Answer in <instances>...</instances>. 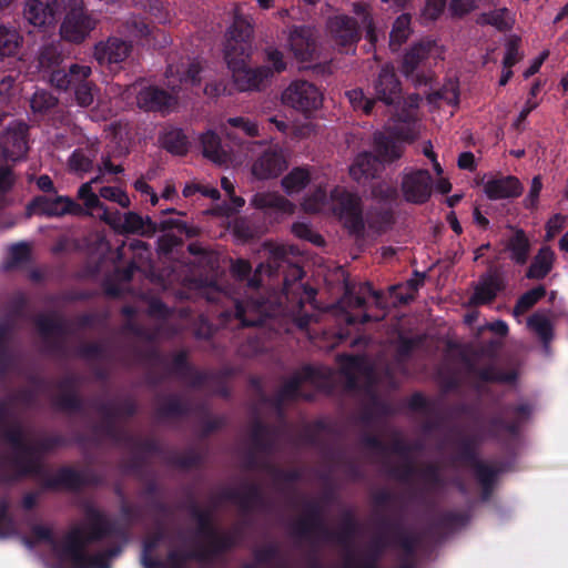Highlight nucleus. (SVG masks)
Segmentation results:
<instances>
[{
    "label": "nucleus",
    "instance_id": "nucleus-1",
    "mask_svg": "<svg viewBox=\"0 0 568 568\" xmlns=\"http://www.w3.org/2000/svg\"><path fill=\"white\" fill-rule=\"evenodd\" d=\"M109 537L128 541V531L115 519L102 510L87 506L82 526L73 527L64 537L62 556L70 560L71 568H111V562L103 551L89 555L85 548Z\"/></svg>",
    "mask_w": 568,
    "mask_h": 568
},
{
    "label": "nucleus",
    "instance_id": "nucleus-2",
    "mask_svg": "<svg viewBox=\"0 0 568 568\" xmlns=\"http://www.w3.org/2000/svg\"><path fill=\"white\" fill-rule=\"evenodd\" d=\"M366 445L376 460L402 480L420 483L425 486H432L438 480V469L433 465L420 466L416 460L415 452L397 435L392 438L389 445H384L376 437L367 438Z\"/></svg>",
    "mask_w": 568,
    "mask_h": 568
},
{
    "label": "nucleus",
    "instance_id": "nucleus-3",
    "mask_svg": "<svg viewBox=\"0 0 568 568\" xmlns=\"http://www.w3.org/2000/svg\"><path fill=\"white\" fill-rule=\"evenodd\" d=\"M251 53L244 45L237 54L232 48L226 51V63L232 72V80L239 91H260L271 80V72L261 67L252 68L247 60Z\"/></svg>",
    "mask_w": 568,
    "mask_h": 568
},
{
    "label": "nucleus",
    "instance_id": "nucleus-4",
    "mask_svg": "<svg viewBox=\"0 0 568 568\" xmlns=\"http://www.w3.org/2000/svg\"><path fill=\"white\" fill-rule=\"evenodd\" d=\"M329 210L354 234L364 231L363 201L344 186H335L329 194Z\"/></svg>",
    "mask_w": 568,
    "mask_h": 568
},
{
    "label": "nucleus",
    "instance_id": "nucleus-5",
    "mask_svg": "<svg viewBox=\"0 0 568 568\" xmlns=\"http://www.w3.org/2000/svg\"><path fill=\"white\" fill-rule=\"evenodd\" d=\"M379 532L372 539L365 550L347 549L344 551V568H379L378 562L385 550L394 545L392 529L378 521Z\"/></svg>",
    "mask_w": 568,
    "mask_h": 568
},
{
    "label": "nucleus",
    "instance_id": "nucleus-6",
    "mask_svg": "<svg viewBox=\"0 0 568 568\" xmlns=\"http://www.w3.org/2000/svg\"><path fill=\"white\" fill-rule=\"evenodd\" d=\"M4 436L16 450L17 468L24 474L37 473L41 465L40 445L29 438L16 423L7 426Z\"/></svg>",
    "mask_w": 568,
    "mask_h": 568
},
{
    "label": "nucleus",
    "instance_id": "nucleus-7",
    "mask_svg": "<svg viewBox=\"0 0 568 568\" xmlns=\"http://www.w3.org/2000/svg\"><path fill=\"white\" fill-rule=\"evenodd\" d=\"M470 517L468 510H434L426 518L423 535L432 541H442L465 527Z\"/></svg>",
    "mask_w": 568,
    "mask_h": 568
},
{
    "label": "nucleus",
    "instance_id": "nucleus-8",
    "mask_svg": "<svg viewBox=\"0 0 568 568\" xmlns=\"http://www.w3.org/2000/svg\"><path fill=\"white\" fill-rule=\"evenodd\" d=\"M417 132L408 124L405 128H394L388 135L376 133L374 149L382 163H393L399 160L405 151L404 144L416 140Z\"/></svg>",
    "mask_w": 568,
    "mask_h": 568
},
{
    "label": "nucleus",
    "instance_id": "nucleus-9",
    "mask_svg": "<svg viewBox=\"0 0 568 568\" xmlns=\"http://www.w3.org/2000/svg\"><path fill=\"white\" fill-rule=\"evenodd\" d=\"M284 105L302 113H310L322 105V93L318 88L306 80H294L282 92Z\"/></svg>",
    "mask_w": 568,
    "mask_h": 568
},
{
    "label": "nucleus",
    "instance_id": "nucleus-10",
    "mask_svg": "<svg viewBox=\"0 0 568 568\" xmlns=\"http://www.w3.org/2000/svg\"><path fill=\"white\" fill-rule=\"evenodd\" d=\"M99 219L109 224L120 234H139L150 236L158 232V224L152 222L150 217H143L132 211L122 215L119 211L109 212L108 210H104L103 214H99Z\"/></svg>",
    "mask_w": 568,
    "mask_h": 568
},
{
    "label": "nucleus",
    "instance_id": "nucleus-11",
    "mask_svg": "<svg viewBox=\"0 0 568 568\" xmlns=\"http://www.w3.org/2000/svg\"><path fill=\"white\" fill-rule=\"evenodd\" d=\"M97 20L91 17L81 6L72 8L60 27V34L62 39L80 43L89 33L95 28Z\"/></svg>",
    "mask_w": 568,
    "mask_h": 568
},
{
    "label": "nucleus",
    "instance_id": "nucleus-12",
    "mask_svg": "<svg viewBox=\"0 0 568 568\" xmlns=\"http://www.w3.org/2000/svg\"><path fill=\"white\" fill-rule=\"evenodd\" d=\"M293 534L303 539L321 538L327 539L333 530L324 521L322 511L316 504H310L304 515L293 525Z\"/></svg>",
    "mask_w": 568,
    "mask_h": 568
},
{
    "label": "nucleus",
    "instance_id": "nucleus-13",
    "mask_svg": "<svg viewBox=\"0 0 568 568\" xmlns=\"http://www.w3.org/2000/svg\"><path fill=\"white\" fill-rule=\"evenodd\" d=\"M264 247L268 251V262L267 264L261 263L256 270L255 274L252 278L248 280L247 285L251 288H256L261 284L260 275L262 273H267L268 275H272L278 267L282 266V263H288L290 264V275L294 277L295 280H301L303 276V271L301 267L296 265H292L288 262V248L284 245H275L272 243H265Z\"/></svg>",
    "mask_w": 568,
    "mask_h": 568
},
{
    "label": "nucleus",
    "instance_id": "nucleus-14",
    "mask_svg": "<svg viewBox=\"0 0 568 568\" xmlns=\"http://www.w3.org/2000/svg\"><path fill=\"white\" fill-rule=\"evenodd\" d=\"M432 184L433 180L427 170H416L403 175L400 191L405 201L423 204L432 195Z\"/></svg>",
    "mask_w": 568,
    "mask_h": 568
},
{
    "label": "nucleus",
    "instance_id": "nucleus-15",
    "mask_svg": "<svg viewBox=\"0 0 568 568\" xmlns=\"http://www.w3.org/2000/svg\"><path fill=\"white\" fill-rule=\"evenodd\" d=\"M341 371L347 379V386L349 388L365 387L368 392L373 387L374 371L369 366L366 358L361 356H345L341 357Z\"/></svg>",
    "mask_w": 568,
    "mask_h": 568
},
{
    "label": "nucleus",
    "instance_id": "nucleus-16",
    "mask_svg": "<svg viewBox=\"0 0 568 568\" xmlns=\"http://www.w3.org/2000/svg\"><path fill=\"white\" fill-rule=\"evenodd\" d=\"M372 295L375 300V305L384 308L385 305L382 301V292L374 291L371 283L365 282L358 286L346 285L345 293L339 301V306L346 312L345 321L347 324H355L358 320L356 316L349 315L348 311L354 308H362L365 305L366 296Z\"/></svg>",
    "mask_w": 568,
    "mask_h": 568
},
{
    "label": "nucleus",
    "instance_id": "nucleus-17",
    "mask_svg": "<svg viewBox=\"0 0 568 568\" xmlns=\"http://www.w3.org/2000/svg\"><path fill=\"white\" fill-rule=\"evenodd\" d=\"M59 12L58 0H26L23 4V18L38 29L53 26Z\"/></svg>",
    "mask_w": 568,
    "mask_h": 568
},
{
    "label": "nucleus",
    "instance_id": "nucleus-18",
    "mask_svg": "<svg viewBox=\"0 0 568 568\" xmlns=\"http://www.w3.org/2000/svg\"><path fill=\"white\" fill-rule=\"evenodd\" d=\"M287 168L283 150L278 145L266 149L252 164L251 172L258 180L277 178Z\"/></svg>",
    "mask_w": 568,
    "mask_h": 568
},
{
    "label": "nucleus",
    "instance_id": "nucleus-19",
    "mask_svg": "<svg viewBox=\"0 0 568 568\" xmlns=\"http://www.w3.org/2000/svg\"><path fill=\"white\" fill-rule=\"evenodd\" d=\"M129 91L136 94V105L145 111H168L176 104V99L155 87L133 84Z\"/></svg>",
    "mask_w": 568,
    "mask_h": 568
},
{
    "label": "nucleus",
    "instance_id": "nucleus-20",
    "mask_svg": "<svg viewBox=\"0 0 568 568\" xmlns=\"http://www.w3.org/2000/svg\"><path fill=\"white\" fill-rule=\"evenodd\" d=\"M375 100L382 101L386 105L394 104L400 97L402 88L396 77L394 67L385 64L379 70L377 77L372 82Z\"/></svg>",
    "mask_w": 568,
    "mask_h": 568
},
{
    "label": "nucleus",
    "instance_id": "nucleus-21",
    "mask_svg": "<svg viewBox=\"0 0 568 568\" xmlns=\"http://www.w3.org/2000/svg\"><path fill=\"white\" fill-rule=\"evenodd\" d=\"M326 28L329 37L341 47L352 45L361 39L356 20L345 14L328 18Z\"/></svg>",
    "mask_w": 568,
    "mask_h": 568
},
{
    "label": "nucleus",
    "instance_id": "nucleus-22",
    "mask_svg": "<svg viewBox=\"0 0 568 568\" xmlns=\"http://www.w3.org/2000/svg\"><path fill=\"white\" fill-rule=\"evenodd\" d=\"M288 48L300 62L313 61L317 54L316 38L313 31L305 27L294 28L288 36Z\"/></svg>",
    "mask_w": 568,
    "mask_h": 568
},
{
    "label": "nucleus",
    "instance_id": "nucleus-23",
    "mask_svg": "<svg viewBox=\"0 0 568 568\" xmlns=\"http://www.w3.org/2000/svg\"><path fill=\"white\" fill-rule=\"evenodd\" d=\"M28 128L23 123L10 125L1 136L2 154L7 160L17 161L28 151Z\"/></svg>",
    "mask_w": 568,
    "mask_h": 568
},
{
    "label": "nucleus",
    "instance_id": "nucleus-24",
    "mask_svg": "<svg viewBox=\"0 0 568 568\" xmlns=\"http://www.w3.org/2000/svg\"><path fill=\"white\" fill-rule=\"evenodd\" d=\"M253 32L252 19L240 14L236 8L234 21L227 30L225 52L232 48L239 54L241 49L245 45L251 53L250 42L253 38Z\"/></svg>",
    "mask_w": 568,
    "mask_h": 568
},
{
    "label": "nucleus",
    "instance_id": "nucleus-25",
    "mask_svg": "<svg viewBox=\"0 0 568 568\" xmlns=\"http://www.w3.org/2000/svg\"><path fill=\"white\" fill-rule=\"evenodd\" d=\"M235 316L243 326H255L263 322V318L274 314L272 306L260 300L237 301L235 304Z\"/></svg>",
    "mask_w": 568,
    "mask_h": 568
},
{
    "label": "nucleus",
    "instance_id": "nucleus-26",
    "mask_svg": "<svg viewBox=\"0 0 568 568\" xmlns=\"http://www.w3.org/2000/svg\"><path fill=\"white\" fill-rule=\"evenodd\" d=\"M382 525L385 528L392 529V534L394 535L393 546H398L403 550V555L399 559L415 560L417 548L420 544V537L406 531L400 523L390 520L387 517H382Z\"/></svg>",
    "mask_w": 568,
    "mask_h": 568
},
{
    "label": "nucleus",
    "instance_id": "nucleus-27",
    "mask_svg": "<svg viewBox=\"0 0 568 568\" xmlns=\"http://www.w3.org/2000/svg\"><path fill=\"white\" fill-rule=\"evenodd\" d=\"M440 51L435 41L426 39L422 40L405 53L402 63V73L409 77L426 59L432 55H439Z\"/></svg>",
    "mask_w": 568,
    "mask_h": 568
},
{
    "label": "nucleus",
    "instance_id": "nucleus-28",
    "mask_svg": "<svg viewBox=\"0 0 568 568\" xmlns=\"http://www.w3.org/2000/svg\"><path fill=\"white\" fill-rule=\"evenodd\" d=\"M241 531L234 528L230 531L216 530L207 537V545L197 550V552H205L206 561L213 557L225 554L239 545Z\"/></svg>",
    "mask_w": 568,
    "mask_h": 568
},
{
    "label": "nucleus",
    "instance_id": "nucleus-29",
    "mask_svg": "<svg viewBox=\"0 0 568 568\" xmlns=\"http://www.w3.org/2000/svg\"><path fill=\"white\" fill-rule=\"evenodd\" d=\"M131 52V45L118 38H110L106 42L95 45L94 58L100 64H112L124 61Z\"/></svg>",
    "mask_w": 568,
    "mask_h": 568
},
{
    "label": "nucleus",
    "instance_id": "nucleus-30",
    "mask_svg": "<svg viewBox=\"0 0 568 568\" xmlns=\"http://www.w3.org/2000/svg\"><path fill=\"white\" fill-rule=\"evenodd\" d=\"M381 164L382 162L377 155L362 152L354 159L348 172L354 181L363 183L376 176L381 170Z\"/></svg>",
    "mask_w": 568,
    "mask_h": 568
},
{
    "label": "nucleus",
    "instance_id": "nucleus-31",
    "mask_svg": "<svg viewBox=\"0 0 568 568\" xmlns=\"http://www.w3.org/2000/svg\"><path fill=\"white\" fill-rule=\"evenodd\" d=\"M484 190L490 200H500L519 196L523 192V186L517 178L506 176L488 181Z\"/></svg>",
    "mask_w": 568,
    "mask_h": 568
},
{
    "label": "nucleus",
    "instance_id": "nucleus-32",
    "mask_svg": "<svg viewBox=\"0 0 568 568\" xmlns=\"http://www.w3.org/2000/svg\"><path fill=\"white\" fill-rule=\"evenodd\" d=\"M202 153L204 158L217 165H225L231 161L230 153L222 146L220 136L207 131L200 136Z\"/></svg>",
    "mask_w": 568,
    "mask_h": 568
},
{
    "label": "nucleus",
    "instance_id": "nucleus-33",
    "mask_svg": "<svg viewBox=\"0 0 568 568\" xmlns=\"http://www.w3.org/2000/svg\"><path fill=\"white\" fill-rule=\"evenodd\" d=\"M316 371L312 367H304L302 371L295 373L288 381L284 383L278 392V402L293 400L302 396L300 389L307 383H314Z\"/></svg>",
    "mask_w": 568,
    "mask_h": 568
},
{
    "label": "nucleus",
    "instance_id": "nucleus-34",
    "mask_svg": "<svg viewBox=\"0 0 568 568\" xmlns=\"http://www.w3.org/2000/svg\"><path fill=\"white\" fill-rule=\"evenodd\" d=\"M361 526L355 515L346 510L342 514L341 526L337 531L333 530L332 536H327L326 541H336L343 547H348L359 532ZM348 548H346L347 550Z\"/></svg>",
    "mask_w": 568,
    "mask_h": 568
},
{
    "label": "nucleus",
    "instance_id": "nucleus-35",
    "mask_svg": "<svg viewBox=\"0 0 568 568\" xmlns=\"http://www.w3.org/2000/svg\"><path fill=\"white\" fill-rule=\"evenodd\" d=\"M64 205V196H58L55 199L39 196L28 205L27 215L61 216L65 214Z\"/></svg>",
    "mask_w": 568,
    "mask_h": 568
},
{
    "label": "nucleus",
    "instance_id": "nucleus-36",
    "mask_svg": "<svg viewBox=\"0 0 568 568\" xmlns=\"http://www.w3.org/2000/svg\"><path fill=\"white\" fill-rule=\"evenodd\" d=\"M251 204L256 209H276L287 214L294 212V204L283 195L274 192H262L253 196Z\"/></svg>",
    "mask_w": 568,
    "mask_h": 568
},
{
    "label": "nucleus",
    "instance_id": "nucleus-37",
    "mask_svg": "<svg viewBox=\"0 0 568 568\" xmlns=\"http://www.w3.org/2000/svg\"><path fill=\"white\" fill-rule=\"evenodd\" d=\"M555 253L549 246H542L534 257L526 276L528 278H544L552 268Z\"/></svg>",
    "mask_w": 568,
    "mask_h": 568
},
{
    "label": "nucleus",
    "instance_id": "nucleus-38",
    "mask_svg": "<svg viewBox=\"0 0 568 568\" xmlns=\"http://www.w3.org/2000/svg\"><path fill=\"white\" fill-rule=\"evenodd\" d=\"M23 38L14 28L0 24V59L18 53Z\"/></svg>",
    "mask_w": 568,
    "mask_h": 568
},
{
    "label": "nucleus",
    "instance_id": "nucleus-39",
    "mask_svg": "<svg viewBox=\"0 0 568 568\" xmlns=\"http://www.w3.org/2000/svg\"><path fill=\"white\" fill-rule=\"evenodd\" d=\"M477 23L481 26L489 24L499 31H506L511 29L514 19L506 8H500L479 14Z\"/></svg>",
    "mask_w": 568,
    "mask_h": 568
},
{
    "label": "nucleus",
    "instance_id": "nucleus-40",
    "mask_svg": "<svg viewBox=\"0 0 568 568\" xmlns=\"http://www.w3.org/2000/svg\"><path fill=\"white\" fill-rule=\"evenodd\" d=\"M311 181V172L307 168H294L282 179V186L287 194L298 193Z\"/></svg>",
    "mask_w": 568,
    "mask_h": 568
},
{
    "label": "nucleus",
    "instance_id": "nucleus-41",
    "mask_svg": "<svg viewBox=\"0 0 568 568\" xmlns=\"http://www.w3.org/2000/svg\"><path fill=\"white\" fill-rule=\"evenodd\" d=\"M507 248L511 252V258L518 264H525L528 258L530 244L523 230H516L509 239Z\"/></svg>",
    "mask_w": 568,
    "mask_h": 568
},
{
    "label": "nucleus",
    "instance_id": "nucleus-42",
    "mask_svg": "<svg viewBox=\"0 0 568 568\" xmlns=\"http://www.w3.org/2000/svg\"><path fill=\"white\" fill-rule=\"evenodd\" d=\"M410 36V16L404 13L399 16L390 31L389 36V47L393 51H397L399 47L406 42L408 37Z\"/></svg>",
    "mask_w": 568,
    "mask_h": 568
},
{
    "label": "nucleus",
    "instance_id": "nucleus-43",
    "mask_svg": "<svg viewBox=\"0 0 568 568\" xmlns=\"http://www.w3.org/2000/svg\"><path fill=\"white\" fill-rule=\"evenodd\" d=\"M527 324L541 339L545 348L548 349L549 343L552 339V325L550 320L544 314L536 313L528 318Z\"/></svg>",
    "mask_w": 568,
    "mask_h": 568
},
{
    "label": "nucleus",
    "instance_id": "nucleus-44",
    "mask_svg": "<svg viewBox=\"0 0 568 568\" xmlns=\"http://www.w3.org/2000/svg\"><path fill=\"white\" fill-rule=\"evenodd\" d=\"M424 284V275L415 273V276L408 280L405 284H398L390 287V292L395 295L397 301L406 304L414 300V294Z\"/></svg>",
    "mask_w": 568,
    "mask_h": 568
},
{
    "label": "nucleus",
    "instance_id": "nucleus-45",
    "mask_svg": "<svg viewBox=\"0 0 568 568\" xmlns=\"http://www.w3.org/2000/svg\"><path fill=\"white\" fill-rule=\"evenodd\" d=\"M17 532L18 526L10 510V499H0V539L14 536Z\"/></svg>",
    "mask_w": 568,
    "mask_h": 568
},
{
    "label": "nucleus",
    "instance_id": "nucleus-46",
    "mask_svg": "<svg viewBox=\"0 0 568 568\" xmlns=\"http://www.w3.org/2000/svg\"><path fill=\"white\" fill-rule=\"evenodd\" d=\"M194 559L197 561H206L205 552H182L178 550H171L164 561V568H185L189 560Z\"/></svg>",
    "mask_w": 568,
    "mask_h": 568
},
{
    "label": "nucleus",
    "instance_id": "nucleus-47",
    "mask_svg": "<svg viewBox=\"0 0 568 568\" xmlns=\"http://www.w3.org/2000/svg\"><path fill=\"white\" fill-rule=\"evenodd\" d=\"M353 12L361 18V22L366 31L367 40L372 44H375V42L377 41V34L375 31L369 6L364 2H355L353 3Z\"/></svg>",
    "mask_w": 568,
    "mask_h": 568
},
{
    "label": "nucleus",
    "instance_id": "nucleus-48",
    "mask_svg": "<svg viewBox=\"0 0 568 568\" xmlns=\"http://www.w3.org/2000/svg\"><path fill=\"white\" fill-rule=\"evenodd\" d=\"M546 295V288L539 285L525 294H523L517 301L514 307V315L519 316L529 311L540 298Z\"/></svg>",
    "mask_w": 568,
    "mask_h": 568
},
{
    "label": "nucleus",
    "instance_id": "nucleus-49",
    "mask_svg": "<svg viewBox=\"0 0 568 568\" xmlns=\"http://www.w3.org/2000/svg\"><path fill=\"white\" fill-rule=\"evenodd\" d=\"M275 438L276 434L261 424H255L252 428V442L254 449L257 452L270 449Z\"/></svg>",
    "mask_w": 568,
    "mask_h": 568
},
{
    "label": "nucleus",
    "instance_id": "nucleus-50",
    "mask_svg": "<svg viewBox=\"0 0 568 568\" xmlns=\"http://www.w3.org/2000/svg\"><path fill=\"white\" fill-rule=\"evenodd\" d=\"M95 151L91 150L85 153L83 150H75L69 158L68 164L71 171L77 173H85L92 170Z\"/></svg>",
    "mask_w": 568,
    "mask_h": 568
},
{
    "label": "nucleus",
    "instance_id": "nucleus-51",
    "mask_svg": "<svg viewBox=\"0 0 568 568\" xmlns=\"http://www.w3.org/2000/svg\"><path fill=\"white\" fill-rule=\"evenodd\" d=\"M471 373L483 382L511 383L516 379L514 371L503 372L495 366H488L479 371L471 368Z\"/></svg>",
    "mask_w": 568,
    "mask_h": 568
},
{
    "label": "nucleus",
    "instance_id": "nucleus-52",
    "mask_svg": "<svg viewBox=\"0 0 568 568\" xmlns=\"http://www.w3.org/2000/svg\"><path fill=\"white\" fill-rule=\"evenodd\" d=\"M192 517L197 524V535L207 538L212 534H214L217 529L213 523V516L210 510H204L200 508H194L192 510Z\"/></svg>",
    "mask_w": 568,
    "mask_h": 568
},
{
    "label": "nucleus",
    "instance_id": "nucleus-53",
    "mask_svg": "<svg viewBox=\"0 0 568 568\" xmlns=\"http://www.w3.org/2000/svg\"><path fill=\"white\" fill-rule=\"evenodd\" d=\"M266 65H261L262 69H267L271 72V79L286 70L287 63L284 59V54L276 48H266L265 51Z\"/></svg>",
    "mask_w": 568,
    "mask_h": 568
},
{
    "label": "nucleus",
    "instance_id": "nucleus-54",
    "mask_svg": "<svg viewBox=\"0 0 568 568\" xmlns=\"http://www.w3.org/2000/svg\"><path fill=\"white\" fill-rule=\"evenodd\" d=\"M78 199L82 201L83 205L87 210L90 211H101V214L104 213V210H108L106 206L100 201L99 195H97L92 187L91 183H83L78 190Z\"/></svg>",
    "mask_w": 568,
    "mask_h": 568
},
{
    "label": "nucleus",
    "instance_id": "nucleus-55",
    "mask_svg": "<svg viewBox=\"0 0 568 568\" xmlns=\"http://www.w3.org/2000/svg\"><path fill=\"white\" fill-rule=\"evenodd\" d=\"M497 290L496 281L488 278L476 287L470 302L475 305L488 303L495 298Z\"/></svg>",
    "mask_w": 568,
    "mask_h": 568
},
{
    "label": "nucleus",
    "instance_id": "nucleus-56",
    "mask_svg": "<svg viewBox=\"0 0 568 568\" xmlns=\"http://www.w3.org/2000/svg\"><path fill=\"white\" fill-rule=\"evenodd\" d=\"M31 538L24 537L23 541L29 547L32 548L38 542H45L53 545L55 542L54 534L52 528L43 526V525H33L31 527Z\"/></svg>",
    "mask_w": 568,
    "mask_h": 568
},
{
    "label": "nucleus",
    "instance_id": "nucleus-57",
    "mask_svg": "<svg viewBox=\"0 0 568 568\" xmlns=\"http://www.w3.org/2000/svg\"><path fill=\"white\" fill-rule=\"evenodd\" d=\"M36 324L40 335L44 338L53 337L60 331L59 320L52 314L38 316Z\"/></svg>",
    "mask_w": 568,
    "mask_h": 568
},
{
    "label": "nucleus",
    "instance_id": "nucleus-58",
    "mask_svg": "<svg viewBox=\"0 0 568 568\" xmlns=\"http://www.w3.org/2000/svg\"><path fill=\"white\" fill-rule=\"evenodd\" d=\"M53 486L75 489L82 484L80 474L72 469H61L53 478Z\"/></svg>",
    "mask_w": 568,
    "mask_h": 568
},
{
    "label": "nucleus",
    "instance_id": "nucleus-59",
    "mask_svg": "<svg viewBox=\"0 0 568 568\" xmlns=\"http://www.w3.org/2000/svg\"><path fill=\"white\" fill-rule=\"evenodd\" d=\"M327 202L326 191L322 187H317L303 202V209L308 213H316L323 210Z\"/></svg>",
    "mask_w": 568,
    "mask_h": 568
},
{
    "label": "nucleus",
    "instance_id": "nucleus-60",
    "mask_svg": "<svg viewBox=\"0 0 568 568\" xmlns=\"http://www.w3.org/2000/svg\"><path fill=\"white\" fill-rule=\"evenodd\" d=\"M346 95L355 110H362L365 114H371L375 105V99H367L361 89L351 90Z\"/></svg>",
    "mask_w": 568,
    "mask_h": 568
},
{
    "label": "nucleus",
    "instance_id": "nucleus-61",
    "mask_svg": "<svg viewBox=\"0 0 568 568\" xmlns=\"http://www.w3.org/2000/svg\"><path fill=\"white\" fill-rule=\"evenodd\" d=\"M92 73L91 67L84 64H71L68 69L70 88H78L89 81Z\"/></svg>",
    "mask_w": 568,
    "mask_h": 568
},
{
    "label": "nucleus",
    "instance_id": "nucleus-62",
    "mask_svg": "<svg viewBox=\"0 0 568 568\" xmlns=\"http://www.w3.org/2000/svg\"><path fill=\"white\" fill-rule=\"evenodd\" d=\"M164 148L174 154H184L186 152L185 136L180 131H172L163 138Z\"/></svg>",
    "mask_w": 568,
    "mask_h": 568
},
{
    "label": "nucleus",
    "instance_id": "nucleus-63",
    "mask_svg": "<svg viewBox=\"0 0 568 568\" xmlns=\"http://www.w3.org/2000/svg\"><path fill=\"white\" fill-rule=\"evenodd\" d=\"M31 108L36 112H43L54 108L58 100L49 92L38 91L31 98Z\"/></svg>",
    "mask_w": 568,
    "mask_h": 568
},
{
    "label": "nucleus",
    "instance_id": "nucleus-64",
    "mask_svg": "<svg viewBox=\"0 0 568 568\" xmlns=\"http://www.w3.org/2000/svg\"><path fill=\"white\" fill-rule=\"evenodd\" d=\"M99 195L108 201L118 203L121 207H129L131 202L128 194L119 187L103 186Z\"/></svg>",
    "mask_w": 568,
    "mask_h": 568
}]
</instances>
